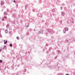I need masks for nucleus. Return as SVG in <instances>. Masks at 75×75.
Here are the masks:
<instances>
[{
  "label": "nucleus",
  "mask_w": 75,
  "mask_h": 75,
  "mask_svg": "<svg viewBox=\"0 0 75 75\" xmlns=\"http://www.w3.org/2000/svg\"><path fill=\"white\" fill-rule=\"evenodd\" d=\"M57 52H58V53H60V50H57Z\"/></svg>",
  "instance_id": "nucleus-26"
},
{
  "label": "nucleus",
  "mask_w": 75,
  "mask_h": 75,
  "mask_svg": "<svg viewBox=\"0 0 75 75\" xmlns=\"http://www.w3.org/2000/svg\"><path fill=\"white\" fill-rule=\"evenodd\" d=\"M1 29H0V37H2V35H1Z\"/></svg>",
  "instance_id": "nucleus-13"
},
{
  "label": "nucleus",
  "mask_w": 75,
  "mask_h": 75,
  "mask_svg": "<svg viewBox=\"0 0 75 75\" xmlns=\"http://www.w3.org/2000/svg\"><path fill=\"white\" fill-rule=\"evenodd\" d=\"M15 3H16V2Z\"/></svg>",
  "instance_id": "nucleus-54"
},
{
  "label": "nucleus",
  "mask_w": 75,
  "mask_h": 75,
  "mask_svg": "<svg viewBox=\"0 0 75 75\" xmlns=\"http://www.w3.org/2000/svg\"><path fill=\"white\" fill-rule=\"evenodd\" d=\"M7 43V40H6V41L4 42V44H6Z\"/></svg>",
  "instance_id": "nucleus-16"
},
{
  "label": "nucleus",
  "mask_w": 75,
  "mask_h": 75,
  "mask_svg": "<svg viewBox=\"0 0 75 75\" xmlns=\"http://www.w3.org/2000/svg\"><path fill=\"white\" fill-rule=\"evenodd\" d=\"M57 57H58V56H56L55 58H54V59H57Z\"/></svg>",
  "instance_id": "nucleus-25"
},
{
  "label": "nucleus",
  "mask_w": 75,
  "mask_h": 75,
  "mask_svg": "<svg viewBox=\"0 0 75 75\" xmlns=\"http://www.w3.org/2000/svg\"><path fill=\"white\" fill-rule=\"evenodd\" d=\"M5 32L6 33H8V31L7 30H6L5 31Z\"/></svg>",
  "instance_id": "nucleus-20"
},
{
  "label": "nucleus",
  "mask_w": 75,
  "mask_h": 75,
  "mask_svg": "<svg viewBox=\"0 0 75 75\" xmlns=\"http://www.w3.org/2000/svg\"><path fill=\"white\" fill-rule=\"evenodd\" d=\"M16 9H13V11H16Z\"/></svg>",
  "instance_id": "nucleus-38"
},
{
  "label": "nucleus",
  "mask_w": 75,
  "mask_h": 75,
  "mask_svg": "<svg viewBox=\"0 0 75 75\" xmlns=\"http://www.w3.org/2000/svg\"><path fill=\"white\" fill-rule=\"evenodd\" d=\"M47 31L50 34L52 35L53 34L55 33V31L53 30H52L50 29H47Z\"/></svg>",
  "instance_id": "nucleus-1"
},
{
  "label": "nucleus",
  "mask_w": 75,
  "mask_h": 75,
  "mask_svg": "<svg viewBox=\"0 0 75 75\" xmlns=\"http://www.w3.org/2000/svg\"><path fill=\"white\" fill-rule=\"evenodd\" d=\"M4 18H3L2 19V20L3 21H4Z\"/></svg>",
  "instance_id": "nucleus-40"
},
{
  "label": "nucleus",
  "mask_w": 75,
  "mask_h": 75,
  "mask_svg": "<svg viewBox=\"0 0 75 75\" xmlns=\"http://www.w3.org/2000/svg\"><path fill=\"white\" fill-rule=\"evenodd\" d=\"M69 41V40H66V42H68Z\"/></svg>",
  "instance_id": "nucleus-29"
},
{
  "label": "nucleus",
  "mask_w": 75,
  "mask_h": 75,
  "mask_svg": "<svg viewBox=\"0 0 75 75\" xmlns=\"http://www.w3.org/2000/svg\"><path fill=\"white\" fill-rule=\"evenodd\" d=\"M61 14H62V16L64 17V14L65 13H64V12H61Z\"/></svg>",
  "instance_id": "nucleus-7"
},
{
  "label": "nucleus",
  "mask_w": 75,
  "mask_h": 75,
  "mask_svg": "<svg viewBox=\"0 0 75 75\" xmlns=\"http://www.w3.org/2000/svg\"><path fill=\"white\" fill-rule=\"evenodd\" d=\"M32 30V29L30 28L29 29V31H31Z\"/></svg>",
  "instance_id": "nucleus-33"
},
{
  "label": "nucleus",
  "mask_w": 75,
  "mask_h": 75,
  "mask_svg": "<svg viewBox=\"0 0 75 75\" xmlns=\"http://www.w3.org/2000/svg\"><path fill=\"white\" fill-rule=\"evenodd\" d=\"M65 30L66 31H68V28H65Z\"/></svg>",
  "instance_id": "nucleus-14"
},
{
  "label": "nucleus",
  "mask_w": 75,
  "mask_h": 75,
  "mask_svg": "<svg viewBox=\"0 0 75 75\" xmlns=\"http://www.w3.org/2000/svg\"><path fill=\"white\" fill-rule=\"evenodd\" d=\"M65 75H69V74H66Z\"/></svg>",
  "instance_id": "nucleus-44"
},
{
  "label": "nucleus",
  "mask_w": 75,
  "mask_h": 75,
  "mask_svg": "<svg viewBox=\"0 0 75 75\" xmlns=\"http://www.w3.org/2000/svg\"><path fill=\"white\" fill-rule=\"evenodd\" d=\"M4 15H6L7 16V15H8V14H7V12L5 11L4 13Z\"/></svg>",
  "instance_id": "nucleus-8"
},
{
  "label": "nucleus",
  "mask_w": 75,
  "mask_h": 75,
  "mask_svg": "<svg viewBox=\"0 0 75 75\" xmlns=\"http://www.w3.org/2000/svg\"><path fill=\"white\" fill-rule=\"evenodd\" d=\"M2 57H4V56L3 55H2Z\"/></svg>",
  "instance_id": "nucleus-46"
},
{
  "label": "nucleus",
  "mask_w": 75,
  "mask_h": 75,
  "mask_svg": "<svg viewBox=\"0 0 75 75\" xmlns=\"http://www.w3.org/2000/svg\"><path fill=\"white\" fill-rule=\"evenodd\" d=\"M21 24H22V23H23V21H21Z\"/></svg>",
  "instance_id": "nucleus-35"
},
{
  "label": "nucleus",
  "mask_w": 75,
  "mask_h": 75,
  "mask_svg": "<svg viewBox=\"0 0 75 75\" xmlns=\"http://www.w3.org/2000/svg\"><path fill=\"white\" fill-rule=\"evenodd\" d=\"M3 62V61L1 60H0V63H2V62Z\"/></svg>",
  "instance_id": "nucleus-27"
},
{
  "label": "nucleus",
  "mask_w": 75,
  "mask_h": 75,
  "mask_svg": "<svg viewBox=\"0 0 75 75\" xmlns=\"http://www.w3.org/2000/svg\"><path fill=\"white\" fill-rule=\"evenodd\" d=\"M73 5L74 6V5Z\"/></svg>",
  "instance_id": "nucleus-51"
},
{
  "label": "nucleus",
  "mask_w": 75,
  "mask_h": 75,
  "mask_svg": "<svg viewBox=\"0 0 75 75\" xmlns=\"http://www.w3.org/2000/svg\"><path fill=\"white\" fill-rule=\"evenodd\" d=\"M46 46H47H47H48V44H46Z\"/></svg>",
  "instance_id": "nucleus-31"
},
{
  "label": "nucleus",
  "mask_w": 75,
  "mask_h": 75,
  "mask_svg": "<svg viewBox=\"0 0 75 75\" xmlns=\"http://www.w3.org/2000/svg\"><path fill=\"white\" fill-rule=\"evenodd\" d=\"M28 6V5H26L25 6V9H26L27 8V6Z\"/></svg>",
  "instance_id": "nucleus-15"
},
{
  "label": "nucleus",
  "mask_w": 75,
  "mask_h": 75,
  "mask_svg": "<svg viewBox=\"0 0 75 75\" xmlns=\"http://www.w3.org/2000/svg\"><path fill=\"white\" fill-rule=\"evenodd\" d=\"M16 39H17L18 40H20V38L18 36H17L16 37Z\"/></svg>",
  "instance_id": "nucleus-18"
},
{
  "label": "nucleus",
  "mask_w": 75,
  "mask_h": 75,
  "mask_svg": "<svg viewBox=\"0 0 75 75\" xmlns=\"http://www.w3.org/2000/svg\"><path fill=\"white\" fill-rule=\"evenodd\" d=\"M24 72H26V69H24Z\"/></svg>",
  "instance_id": "nucleus-32"
},
{
  "label": "nucleus",
  "mask_w": 75,
  "mask_h": 75,
  "mask_svg": "<svg viewBox=\"0 0 75 75\" xmlns=\"http://www.w3.org/2000/svg\"><path fill=\"white\" fill-rule=\"evenodd\" d=\"M28 55H30V52H28Z\"/></svg>",
  "instance_id": "nucleus-34"
},
{
  "label": "nucleus",
  "mask_w": 75,
  "mask_h": 75,
  "mask_svg": "<svg viewBox=\"0 0 75 75\" xmlns=\"http://www.w3.org/2000/svg\"><path fill=\"white\" fill-rule=\"evenodd\" d=\"M9 34H10V35H11V31H9Z\"/></svg>",
  "instance_id": "nucleus-22"
},
{
  "label": "nucleus",
  "mask_w": 75,
  "mask_h": 75,
  "mask_svg": "<svg viewBox=\"0 0 75 75\" xmlns=\"http://www.w3.org/2000/svg\"><path fill=\"white\" fill-rule=\"evenodd\" d=\"M0 19H1V17H0Z\"/></svg>",
  "instance_id": "nucleus-49"
},
{
  "label": "nucleus",
  "mask_w": 75,
  "mask_h": 75,
  "mask_svg": "<svg viewBox=\"0 0 75 75\" xmlns=\"http://www.w3.org/2000/svg\"><path fill=\"white\" fill-rule=\"evenodd\" d=\"M20 72L22 74H24V71H23L21 70Z\"/></svg>",
  "instance_id": "nucleus-9"
},
{
  "label": "nucleus",
  "mask_w": 75,
  "mask_h": 75,
  "mask_svg": "<svg viewBox=\"0 0 75 75\" xmlns=\"http://www.w3.org/2000/svg\"><path fill=\"white\" fill-rule=\"evenodd\" d=\"M63 6H65V5L64 4H63Z\"/></svg>",
  "instance_id": "nucleus-42"
},
{
  "label": "nucleus",
  "mask_w": 75,
  "mask_h": 75,
  "mask_svg": "<svg viewBox=\"0 0 75 75\" xmlns=\"http://www.w3.org/2000/svg\"><path fill=\"white\" fill-rule=\"evenodd\" d=\"M4 2L3 0H1V5L2 6L3 5H4Z\"/></svg>",
  "instance_id": "nucleus-4"
},
{
  "label": "nucleus",
  "mask_w": 75,
  "mask_h": 75,
  "mask_svg": "<svg viewBox=\"0 0 75 75\" xmlns=\"http://www.w3.org/2000/svg\"><path fill=\"white\" fill-rule=\"evenodd\" d=\"M6 48H7V47H6V46L5 45H4V46L3 48H2V49H3L4 50H6Z\"/></svg>",
  "instance_id": "nucleus-6"
},
{
  "label": "nucleus",
  "mask_w": 75,
  "mask_h": 75,
  "mask_svg": "<svg viewBox=\"0 0 75 75\" xmlns=\"http://www.w3.org/2000/svg\"><path fill=\"white\" fill-rule=\"evenodd\" d=\"M26 54H27V53H26Z\"/></svg>",
  "instance_id": "nucleus-53"
},
{
  "label": "nucleus",
  "mask_w": 75,
  "mask_h": 75,
  "mask_svg": "<svg viewBox=\"0 0 75 75\" xmlns=\"http://www.w3.org/2000/svg\"><path fill=\"white\" fill-rule=\"evenodd\" d=\"M63 32L64 34H65V33H66V31L65 30H63Z\"/></svg>",
  "instance_id": "nucleus-17"
},
{
  "label": "nucleus",
  "mask_w": 75,
  "mask_h": 75,
  "mask_svg": "<svg viewBox=\"0 0 75 75\" xmlns=\"http://www.w3.org/2000/svg\"><path fill=\"white\" fill-rule=\"evenodd\" d=\"M37 16L38 17L41 18L42 16V14L40 13H39L37 14Z\"/></svg>",
  "instance_id": "nucleus-2"
},
{
  "label": "nucleus",
  "mask_w": 75,
  "mask_h": 75,
  "mask_svg": "<svg viewBox=\"0 0 75 75\" xmlns=\"http://www.w3.org/2000/svg\"><path fill=\"white\" fill-rule=\"evenodd\" d=\"M52 47H50L49 49V50H50H50H52Z\"/></svg>",
  "instance_id": "nucleus-23"
},
{
  "label": "nucleus",
  "mask_w": 75,
  "mask_h": 75,
  "mask_svg": "<svg viewBox=\"0 0 75 75\" xmlns=\"http://www.w3.org/2000/svg\"><path fill=\"white\" fill-rule=\"evenodd\" d=\"M62 8H63L61 6L60 7V9H61V10H62Z\"/></svg>",
  "instance_id": "nucleus-28"
},
{
  "label": "nucleus",
  "mask_w": 75,
  "mask_h": 75,
  "mask_svg": "<svg viewBox=\"0 0 75 75\" xmlns=\"http://www.w3.org/2000/svg\"><path fill=\"white\" fill-rule=\"evenodd\" d=\"M28 45H29L28 44Z\"/></svg>",
  "instance_id": "nucleus-52"
},
{
  "label": "nucleus",
  "mask_w": 75,
  "mask_h": 75,
  "mask_svg": "<svg viewBox=\"0 0 75 75\" xmlns=\"http://www.w3.org/2000/svg\"><path fill=\"white\" fill-rule=\"evenodd\" d=\"M45 34L46 36H47L48 34V33L47 32H46Z\"/></svg>",
  "instance_id": "nucleus-19"
},
{
  "label": "nucleus",
  "mask_w": 75,
  "mask_h": 75,
  "mask_svg": "<svg viewBox=\"0 0 75 75\" xmlns=\"http://www.w3.org/2000/svg\"><path fill=\"white\" fill-rule=\"evenodd\" d=\"M58 45L59 47H60V45L59 44H58Z\"/></svg>",
  "instance_id": "nucleus-43"
},
{
  "label": "nucleus",
  "mask_w": 75,
  "mask_h": 75,
  "mask_svg": "<svg viewBox=\"0 0 75 75\" xmlns=\"http://www.w3.org/2000/svg\"><path fill=\"white\" fill-rule=\"evenodd\" d=\"M9 27V25L8 24L6 26V28H7L8 27Z\"/></svg>",
  "instance_id": "nucleus-21"
},
{
  "label": "nucleus",
  "mask_w": 75,
  "mask_h": 75,
  "mask_svg": "<svg viewBox=\"0 0 75 75\" xmlns=\"http://www.w3.org/2000/svg\"><path fill=\"white\" fill-rule=\"evenodd\" d=\"M25 25L26 27H29V25L27 23H26H26H25Z\"/></svg>",
  "instance_id": "nucleus-10"
},
{
  "label": "nucleus",
  "mask_w": 75,
  "mask_h": 75,
  "mask_svg": "<svg viewBox=\"0 0 75 75\" xmlns=\"http://www.w3.org/2000/svg\"><path fill=\"white\" fill-rule=\"evenodd\" d=\"M6 11L8 13V12H9L10 11V10H9V8H7L6 9Z\"/></svg>",
  "instance_id": "nucleus-12"
},
{
  "label": "nucleus",
  "mask_w": 75,
  "mask_h": 75,
  "mask_svg": "<svg viewBox=\"0 0 75 75\" xmlns=\"http://www.w3.org/2000/svg\"><path fill=\"white\" fill-rule=\"evenodd\" d=\"M49 68H50V69H52V68H55V67H54L52 66H50V67H49Z\"/></svg>",
  "instance_id": "nucleus-5"
},
{
  "label": "nucleus",
  "mask_w": 75,
  "mask_h": 75,
  "mask_svg": "<svg viewBox=\"0 0 75 75\" xmlns=\"http://www.w3.org/2000/svg\"><path fill=\"white\" fill-rule=\"evenodd\" d=\"M5 7V8H6V7Z\"/></svg>",
  "instance_id": "nucleus-55"
},
{
  "label": "nucleus",
  "mask_w": 75,
  "mask_h": 75,
  "mask_svg": "<svg viewBox=\"0 0 75 75\" xmlns=\"http://www.w3.org/2000/svg\"><path fill=\"white\" fill-rule=\"evenodd\" d=\"M59 31H61V30H59Z\"/></svg>",
  "instance_id": "nucleus-47"
},
{
  "label": "nucleus",
  "mask_w": 75,
  "mask_h": 75,
  "mask_svg": "<svg viewBox=\"0 0 75 75\" xmlns=\"http://www.w3.org/2000/svg\"><path fill=\"white\" fill-rule=\"evenodd\" d=\"M16 17V14H13L12 17Z\"/></svg>",
  "instance_id": "nucleus-11"
},
{
  "label": "nucleus",
  "mask_w": 75,
  "mask_h": 75,
  "mask_svg": "<svg viewBox=\"0 0 75 75\" xmlns=\"http://www.w3.org/2000/svg\"><path fill=\"white\" fill-rule=\"evenodd\" d=\"M5 69H6V67L5 68Z\"/></svg>",
  "instance_id": "nucleus-50"
},
{
  "label": "nucleus",
  "mask_w": 75,
  "mask_h": 75,
  "mask_svg": "<svg viewBox=\"0 0 75 75\" xmlns=\"http://www.w3.org/2000/svg\"><path fill=\"white\" fill-rule=\"evenodd\" d=\"M5 40H4V42H5Z\"/></svg>",
  "instance_id": "nucleus-45"
},
{
  "label": "nucleus",
  "mask_w": 75,
  "mask_h": 75,
  "mask_svg": "<svg viewBox=\"0 0 75 75\" xmlns=\"http://www.w3.org/2000/svg\"><path fill=\"white\" fill-rule=\"evenodd\" d=\"M16 1H15V0H14V1H13L14 3H15V2H16Z\"/></svg>",
  "instance_id": "nucleus-41"
},
{
  "label": "nucleus",
  "mask_w": 75,
  "mask_h": 75,
  "mask_svg": "<svg viewBox=\"0 0 75 75\" xmlns=\"http://www.w3.org/2000/svg\"><path fill=\"white\" fill-rule=\"evenodd\" d=\"M12 46H13V45H12V44H11V43L10 44V46L11 47H12Z\"/></svg>",
  "instance_id": "nucleus-24"
},
{
  "label": "nucleus",
  "mask_w": 75,
  "mask_h": 75,
  "mask_svg": "<svg viewBox=\"0 0 75 75\" xmlns=\"http://www.w3.org/2000/svg\"><path fill=\"white\" fill-rule=\"evenodd\" d=\"M1 48H0V52H1Z\"/></svg>",
  "instance_id": "nucleus-37"
},
{
  "label": "nucleus",
  "mask_w": 75,
  "mask_h": 75,
  "mask_svg": "<svg viewBox=\"0 0 75 75\" xmlns=\"http://www.w3.org/2000/svg\"><path fill=\"white\" fill-rule=\"evenodd\" d=\"M33 11H35L34 9H33Z\"/></svg>",
  "instance_id": "nucleus-36"
},
{
  "label": "nucleus",
  "mask_w": 75,
  "mask_h": 75,
  "mask_svg": "<svg viewBox=\"0 0 75 75\" xmlns=\"http://www.w3.org/2000/svg\"><path fill=\"white\" fill-rule=\"evenodd\" d=\"M41 33H42V34H43V30H42L41 31H39V32H38L37 34L38 35H39L40 34H41Z\"/></svg>",
  "instance_id": "nucleus-3"
},
{
  "label": "nucleus",
  "mask_w": 75,
  "mask_h": 75,
  "mask_svg": "<svg viewBox=\"0 0 75 75\" xmlns=\"http://www.w3.org/2000/svg\"><path fill=\"white\" fill-rule=\"evenodd\" d=\"M4 18H7V17L6 16H4Z\"/></svg>",
  "instance_id": "nucleus-30"
},
{
  "label": "nucleus",
  "mask_w": 75,
  "mask_h": 75,
  "mask_svg": "<svg viewBox=\"0 0 75 75\" xmlns=\"http://www.w3.org/2000/svg\"><path fill=\"white\" fill-rule=\"evenodd\" d=\"M71 7H72V5H71Z\"/></svg>",
  "instance_id": "nucleus-48"
},
{
  "label": "nucleus",
  "mask_w": 75,
  "mask_h": 75,
  "mask_svg": "<svg viewBox=\"0 0 75 75\" xmlns=\"http://www.w3.org/2000/svg\"><path fill=\"white\" fill-rule=\"evenodd\" d=\"M16 7H18V4H17L16 5Z\"/></svg>",
  "instance_id": "nucleus-39"
}]
</instances>
